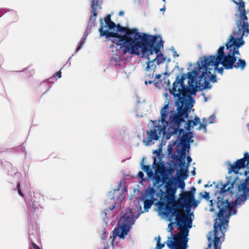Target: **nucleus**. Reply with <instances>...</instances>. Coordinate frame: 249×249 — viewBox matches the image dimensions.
Wrapping results in <instances>:
<instances>
[{
	"mask_svg": "<svg viewBox=\"0 0 249 249\" xmlns=\"http://www.w3.org/2000/svg\"><path fill=\"white\" fill-rule=\"evenodd\" d=\"M185 78L184 76H178L173 83L172 90H171V93L174 97H177L175 102L177 112L173 116H170L169 128L167 130L169 136H167V139L178 132L180 134L184 129L190 131L191 127L196 125L200 122V119L196 116L194 120L185 121V119L189 116L190 109L193 106L192 103L194 102L191 95L195 94L196 92H193L192 89L185 85Z\"/></svg>",
	"mask_w": 249,
	"mask_h": 249,
	"instance_id": "obj_1",
	"label": "nucleus"
},
{
	"mask_svg": "<svg viewBox=\"0 0 249 249\" xmlns=\"http://www.w3.org/2000/svg\"><path fill=\"white\" fill-rule=\"evenodd\" d=\"M100 23L99 30L100 36H105L107 38H114L113 42L120 46V49L122 50L124 54L130 53L138 55L139 49H141L144 55L149 51H157L159 49V44L156 47L153 46L156 39L155 36L145 34L141 36L137 29L129 30L120 24L116 25V32H111L103 29L104 27L102 18L100 19Z\"/></svg>",
	"mask_w": 249,
	"mask_h": 249,
	"instance_id": "obj_2",
	"label": "nucleus"
},
{
	"mask_svg": "<svg viewBox=\"0 0 249 249\" xmlns=\"http://www.w3.org/2000/svg\"><path fill=\"white\" fill-rule=\"evenodd\" d=\"M234 207L233 203L224 199V197H217V207L219 209L217 214V218L214 220L213 230L209 232L207 235L208 246L205 249H221L220 240L224 236L223 230L225 229V226L227 225L228 222L226 218L235 214L236 210L232 213Z\"/></svg>",
	"mask_w": 249,
	"mask_h": 249,
	"instance_id": "obj_3",
	"label": "nucleus"
},
{
	"mask_svg": "<svg viewBox=\"0 0 249 249\" xmlns=\"http://www.w3.org/2000/svg\"><path fill=\"white\" fill-rule=\"evenodd\" d=\"M198 69L189 72L187 75L184 76L185 80L188 79L187 87L192 89V91L196 92L197 88L200 89H210L212 88L210 82H216L215 71L221 74L223 73L224 67L218 68L221 63H197Z\"/></svg>",
	"mask_w": 249,
	"mask_h": 249,
	"instance_id": "obj_4",
	"label": "nucleus"
},
{
	"mask_svg": "<svg viewBox=\"0 0 249 249\" xmlns=\"http://www.w3.org/2000/svg\"><path fill=\"white\" fill-rule=\"evenodd\" d=\"M243 43V41L231 35L225 45L219 47L215 54L203 55L197 62H236V55H240L239 48Z\"/></svg>",
	"mask_w": 249,
	"mask_h": 249,
	"instance_id": "obj_5",
	"label": "nucleus"
},
{
	"mask_svg": "<svg viewBox=\"0 0 249 249\" xmlns=\"http://www.w3.org/2000/svg\"><path fill=\"white\" fill-rule=\"evenodd\" d=\"M194 196L190 192L188 191L184 192L180 196V199L182 202H175L173 201H168L165 205V212L164 214L166 215H170L171 216H175L176 224L178 225V220L184 221L186 223L189 222V220L191 221V225H192V220L190 215H183L179 210V208H186L187 211H190L191 207L192 206V202L194 201Z\"/></svg>",
	"mask_w": 249,
	"mask_h": 249,
	"instance_id": "obj_6",
	"label": "nucleus"
},
{
	"mask_svg": "<svg viewBox=\"0 0 249 249\" xmlns=\"http://www.w3.org/2000/svg\"><path fill=\"white\" fill-rule=\"evenodd\" d=\"M178 227L180 231L177 234H173V239L171 237L166 242V245L171 249H185L182 246L186 245L188 242L187 236L189 230L191 228V221L186 223L184 221L178 220Z\"/></svg>",
	"mask_w": 249,
	"mask_h": 249,
	"instance_id": "obj_7",
	"label": "nucleus"
},
{
	"mask_svg": "<svg viewBox=\"0 0 249 249\" xmlns=\"http://www.w3.org/2000/svg\"><path fill=\"white\" fill-rule=\"evenodd\" d=\"M171 101H168L166 104L160 110V120L163 125H156L154 126L153 129L147 131V138L143 141L145 145H148L153 140L157 141L159 139L161 134H165L166 130V125L169 126V122L166 121L167 119L168 111L169 108V104H171Z\"/></svg>",
	"mask_w": 249,
	"mask_h": 249,
	"instance_id": "obj_8",
	"label": "nucleus"
},
{
	"mask_svg": "<svg viewBox=\"0 0 249 249\" xmlns=\"http://www.w3.org/2000/svg\"><path fill=\"white\" fill-rule=\"evenodd\" d=\"M155 36L156 38L153 46V47H156L159 44L158 46L159 47L158 51H153L151 52L149 51L144 55H143L142 52L141 51L142 57H146L148 60L147 62H164L166 60V57H165L162 53L158 54L160 48L163 46V41H162L161 38L160 36Z\"/></svg>",
	"mask_w": 249,
	"mask_h": 249,
	"instance_id": "obj_9",
	"label": "nucleus"
},
{
	"mask_svg": "<svg viewBox=\"0 0 249 249\" xmlns=\"http://www.w3.org/2000/svg\"><path fill=\"white\" fill-rule=\"evenodd\" d=\"M175 179V178H170L168 176L162 177V184H164L165 197L167 200H172L175 196L177 189Z\"/></svg>",
	"mask_w": 249,
	"mask_h": 249,
	"instance_id": "obj_10",
	"label": "nucleus"
},
{
	"mask_svg": "<svg viewBox=\"0 0 249 249\" xmlns=\"http://www.w3.org/2000/svg\"><path fill=\"white\" fill-rule=\"evenodd\" d=\"M102 0H91V13L93 16H91L88 22V26L92 27L94 26L96 18L98 13V9L102 8L101 4Z\"/></svg>",
	"mask_w": 249,
	"mask_h": 249,
	"instance_id": "obj_11",
	"label": "nucleus"
},
{
	"mask_svg": "<svg viewBox=\"0 0 249 249\" xmlns=\"http://www.w3.org/2000/svg\"><path fill=\"white\" fill-rule=\"evenodd\" d=\"M147 66L146 67V72L145 75V85H147L148 84H151L153 82H154L153 81L151 80L154 76V73L155 72V69L156 67V66L155 63H146Z\"/></svg>",
	"mask_w": 249,
	"mask_h": 249,
	"instance_id": "obj_12",
	"label": "nucleus"
},
{
	"mask_svg": "<svg viewBox=\"0 0 249 249\" xmlns=\"http://www.w3.org/2000/svg\"><path fill=\"white\" fill-rule=\"evenodd\" d=\"M247 161L245 157L236 160L233 164H230V167L229 168V173L233 172L235 174L238 173L239 171L245 166L246 161Z\"/></svg>",
	"mask_w": 249,
	"mask_h": 249,
	"instance_id": "obj_13",
	"label": "nucleus"
},
{
	"mask_svg": "<svg viewBox=\"0 0 249 249\" xmlns=\"http://www.w3.org/2000/svg\"><path fill=\"white\" fill-rule=\"evenodd\" d=\"M192 136L191 135V133H186L184 134L181 138H180V144L182 145V149L180 152V154L181 155L185 156V151L186 149H189L190 148V141L192 138Z\"/></svg>",
	"mask_w": 249,
	"mask_h": 249,
	"instance_id": "obj_14",
	"label": "nucleus"
},
{
	"mask_svg": "<svg viewBox=\"0 0 249 249\" xmlns=\"http://www.w3.org/2000/svg\"><path fill=\"white\" fill-rule=\"evenodd\" d=\"M130 228V227L122 224L119 228L114 230V234H116L120 238L124 239L129 232Z\"/></svg>",
	"mask_w": 249,
	"mask_h": 249,
	"instance_id": "obj_15",
	"label": "nucleus"
},
{
	"mask_svg": "<svg viewBox=\"0 0 249 249\" xmlns=\"http://www.w3.org/2000/svg\"><path fill=\"white\" fill-rule=\"evenodd\" d=\"M130 211H131L130 214H124L122 217L123 220V222L122 224L123 225H125L126 226L131 228L132 225L134 223L135 220L132 214H131L132 211L131 210H130Z\"/></svg>",
	"mask_w": 249,
	"mask_h": 249,
	"instance_id": "obj_16",
	"label": "nucleus"
},
{
	"mask_svg": "<svg viewBox=\"0 0 249 249\" xmlns=\"http://www.w3.org/2000/svg\"><path fill=\"white\" fill-rule=\"evenodd\" d=\"M221 64L227 70L235 67L236 68H240L243 70L245 67L246 63H221Z\"/></svg>",
	"mask_w": 249,
	"mask_h": 249,
	"instance_id": "obj_17",
	"label": "nucleus"
},
{
	"mask_svg": "<svg viewBox=\"0 0 249 249\" xmlns=\"http://www.w3.org/2000/svg\"><path fill=\"white\" fill-rule=\"evenodd\" d=\"M106 23L105 27H108L109 30H113L116 28V24L111 19V15L108 14L106 18H104Z\"/></svg>",
	"mask_w": 249,
	"mask_h": 249,
	"instance_id": "obj_18",
	"label": "nucleus"
},
{
	"mask_svg": "<svg viewBox=\"0 0 249 249\" xmlns=\"http://www.w3.org/2000/svg\"><path fill=\"white\" fill-rule=\"evenodd\" d=\"M248 183L246 182H244L242 184L239 185L238 187V189L239 191H243V194L245 196V198L246 197L249 195V187L247 186Z\"/></svg>",
	"mask_w": 249,
	"mask_h": 249,
	"instance_id": "obj_19",
	"label": "nucleus"
},
{
	"mask_svg": "<svg viewBox=\"0 0 249 249\" xmlns=\"http://www.w3.org/2000/svg\"><path fill=\"white\" fill-rule=\"evenodd\" d=\"M27 208L29 213H34L36 212V210L37 208L36 204L35 203V201H33L32 200H30L27 202Z\"/></svg>",
	"mask_w": 249,
	"mask_h": 249,
	"instance_id": "obj_20",
	"label": "nucleus"
},
{
	"mask_svg": "<svg viewBox=\"0 0 249 249\" xmlns=\"http://www.w3.org/2000/svg\"><path fill=\"white\" fill-rule=\"evenodd\" d=\"M238 6V10L240 12H245V3L243 0H232Z\"/></svg>",
	"mask_w": 249,
	"mask_h": 249,
	"instance_id": "obj_21",
	"label": "nucleus"
},
{
	"mask_svg": "<svg viewBox=\"0 0 249 249\" xmlns=\"http://www.w3.org/2000/svg\"><path fill=\"white\" fill-rule=\"evenodd\" d=\"M154 200L152 199H145L143 201L144 210L145 212H148V210L153 204Z\"/></svg>",
	"mask_w": 249,
	"mask_h": 249,
	"instance_id": "obj_22",
	"label": "nucleus"
},
{
	"mask_svg": "<svg viewBox=\"0 0 249 249\" xmlns=\"http://www.w3.org/2000/svg\"><path fill=\"white\" fill-rule=\"evenodd\" d=\"M142 169L147 174L148 176H150L151 174H152V172L149 165H143L142 163Z\"/></svg>",
	"mask_w": 249,
	"mask_h": 249,
	"instance_id": "obj_23",
	"label": "nucleus"
},
{
	"mask_svg": "<svg viewBox=\"0 0 249 249\" xmlns=\"http://www.w3.org/2000/svg\"><path fill=\"white\" fill-rule=\"evenodd\" d=\"M146 193L151 197H154V194L155 193V190L153 187H149L146 191Z\"/></svg>",
	"mask_w": 249,
	"mask_h": 249,
	"instance_id": "obj_24",
	"label": "nucleus"
},
{
	"mask_svg": "<svg viewBox=\"0 0 249 249\" xmlns=\"http://www.w3.org/2000/svg\"><path fill=\"white\" fill-rule=\"evenodd\" d=\"M227 185H228V184L225 183V184L222 185V187L220 188V190L219 191V193L221 195H222L224 193L227 192V191H229V190L230 189V187H229L226 189Z\"/></svg>",
	"mask_w": 249,
	"mask_h": 249,
	"instance_id": "obj_25",
	"label": "nucleus"
},
{
	"mask_svg": "<svg viewBox=\"0 0 249 249\" xmlns=\"http://www.w3.org/2000/svg\"><path fill=\"white\" fill-rule=\"evenodd\" d=\"M204 194L203 195V193H200L199 194V197H200L201 198H204L207 200H209L210 198L209 193L205 191L204 192Z\"/></svg>",
	"mask_w": 249,
	"mask_h": 249,
	"instance_id": "obj_26",
	"label": "nucleus"
},
{
	"mask_svg": "<svg viewBox=\"0 0 249 249\" xmlns=\"http://www.w3.org/2000/svg\"><path fill=\"white\" fill-rule=\"evenodd\" d=\"M155 182L154 184L155 185L156 184H159L160 182H162V178L160 176H155L154 177Z\"/></svg>",
	"mask_w": 249,
	"mask_h": 249,
	"instance_id": "obj_27",
	"label": "nucleus"
},
{
	"mask_svg": "<svg viewBox=\"0 0 249 249\" xmlns=\"http://www.w3.org/2000/svg\"><path fill=\"white\" fill-rule=\"evenodd\" d=\"M86 42V37L82 38L79 42V45L76 49V51H79L83 47Z\"/></svg>",
	"mask_w": 249,
	"mask_h": 249,
	"instance_id": "obj_28",
	"label": "nucleus"
},
{
	"mask_svg": "<svg viewBox=\"0 0 249 249\" xmlns=\"http://www.w3.org/2000/svg\"><path fill=\"white\" fill-rule=\"evenodd\" d=\"M119 192V189H118L117 190L115 189L114 190V193L113 194V196L112 197L111 199H117L119 200V199H120V196H115V194L118 193Z\"/></svg>",
	"mask_w": 249,
	"mask_h": 249,
	"instance_id": "obj_29",
	"label": "nucleus"
},
{
	"mask_svg": "<svg viewBox=\"0 0 249 249\" xmlns=\"http://www.w3.org/2000/svg\"><path fill=\"white\" fill-rule=\"evenodd\" d=\"M17 190H18V194L20 196H23V193H22V192L21 191V188H20V183L19 182H18V185H17Z\"/></svg>",
	"mask_w": 249,
	"mask_h": 249,
	"instance_id": "obj_30",
	"label": "nucleus"
},
{
	"mask_svg": "<svg viewBox=\"0 0 249 249\" xmlns=\"http://www.w3.org/2000/svg\"><path fill=\"white\" fill-rule=\"evenodd\" d=\"M200 125L198 128V130H201L202 128H204L205 131H206V127H207V124H204L203 123H199Z\"/></svg>",
	"mask_w": 249,
	"mask_h": 249,
	"instance_id": "obj_31",
	"label": "nucleus"
},
{
	"mask_svg": "<svg viewBox=\"0 0 249 249\" xmlns=\"http://www.w3.org/2000/svg\"><path fill=\"white\" fill-rule=\"evenodd\" d=\"M137 176L139 178L142 179V180H144L143 178L144 175L142 171H139L138 172Z\"/></svg>",
	"mask_w": 249,
	"mask_h": 249,
	"instance_id": "obj_32",
	"label": "nucleus"
},
{
	"mask_svg": "<svg viewBox=\"0 0 249 249\" xmlns=\"http://www.w3.org/2000/svg\"><path fill=\"white\" fill-rule=\"evenodd\" d=\"M174 225L175 223L172 222L169 224L168 225V229H169V231H171L174 229Z\"/></svg>",
	"mask_w": 249,
	"mask_h": 249,
	"instance_id": "obj_33",
	"label": "nucleus"
},
{
	"mask_svg": "<svg viewBox=\"0 0 249 249\" xmlns=\"http://www.w3.org/2000/svg\"><path fill=\"white\" fill-rule=\"evenodd\" d=\"M171 50L172 51L174 57H176L178 56V53H177L176 51L175 50V48H174V47H172L171 48Z\"/></svg>",
	"mask_w": 249,
	"mask_h": 249,
	"instance_id": "obj_34",
	"label": "nucleus"
},
{
	"mask_svg": "<svg viewBox=\"0 0 249 249\" xmlns=\"http://www.w3.org/2000/svg\"><path fill=\"white\" fill-rule=\"evenodd\" d=\"M215 119V116H214V115H211L209 118V123L210 124L213 123L214 122Z\"/></svg>",
	"mask_w": 249,
	"mask_h": 249,
	"instance_id": "obj_35",
	"label": "nucleus"
},
{
	"mask_svg": "<svg viewBox=\"0 0 249 249\" xmlns=\"http://www.w3.org/2000/svg\"><path fill=\"white\" fill-rule=\"evenodd\" d=\"M164 245L165 243L163 244L160 243L157 244L156 249H161L164 247Z\"/></svg>",
	"mask_w": 249,
	"mask_h": 249,
	"instance_id": "obj_36",
	"label": "nucleus"
},
{
	"mask_svg": "<svg viewBox=\"0 0 249 249\" xmlns=\"http://www.w3.org/2000/svg\"><path fill=\"white\" fill-rule=\"evenodd\" d=\"M192 202L193 203H192V205L194 207H196L198 205V204L200 203V201L195 200L194 199V201H193Z\"/></svg>",
	"mask_w": 249,
	"mask_h": 249,
	"instance_id": "obj_37",
	"label": "nucleus"
},
{
	"mask_svg": "<svg viewBox=\"0 0 249 249\" xmlns=\"http://www.w3.org/2000/svg\"><path fill=\"white\" fill-rule=\"evenodd\" d=\"M53 77L58 78H60L61 76V72L60 71L56 72V73H54L53 75Z\"/></svg>",
	"mask_w": 249,
	"mask_h": 249,
	"instance_id": "obj_38",
	"label": "nucleus"
},
{
	"mask_svg": "<svg viewBox=\"0 0 249 249\" xmlns=\"http://www.w3.org/2000/svg\"><path fill=\"white\" fill-rule=\"evenodd\" d=\"M31 245L34 249H40L38 245H37L36 243H35L34 242H31Z\"/></svg>",
	"mask_w": 249,
	"mask_h": 249,
	"instance_id": "obj_39",
	"label": "nucleus"
},
{
	"mask_svg": "<svg viewBox=\"0 0 249 249\" xmlns=\"http://www.w3.org/2000/svg\"><path fill=\"white\" fill-rule=\"evenodd\" d=\"M116 236H117V235L115 234V235H113L112 236H110V239H111V244L112 246L113 245L114 242L116 239Z\"/></svg>",
	"mask_w": 249,
	"mask_h": 249,
	"instance_id": "obj_40",
	"label": "nucleus"
},
{
	"mask_svg": "<svg viewBox=\"0 0 249 249\" xmlns=\"http://www.w3.org/2000/svg\"><path fill=\"white\" fill-rule=\"evenodd\" d=\"M184 186H185V183H184V181H183V180L180 181L179 182V187L180 188L183 189Z\"/></svg>",
	"mask_w": 249,
	"mask_h": 249,
	"instance_id": "obj_41",
	"label": "nucleus"
},
{
	"mask_svg": "<svg viewBox=\"0 0 249 249\" xmlns=\"http://www.w3.org/2000/svg\"><path fill=\"white\" fill-rule=\"evenodd\" d=\"M196 188H195V187H193L191 188V190L190 191H189V192L191 193V194H192V195L194 196V194L195 193V192H196Z\"/></svg>",
	"mask_w": 249,
	"mask_h": 249,
	"instance_id": "obj_42",
	"label": "nucleus"
},
{
	"mask_svg": "<svg viewBox=\"0 0 249 249\" xmlns=\"http://www.w3.org/2000/svg\"><path fill=\"white\" fill-rule=\"evenodd\" d=\"M244 156L245 157V158H246L247 160L249 161V154L248 152H246L244 154Z\"/></svg>",
	"mask_w": 249,
	"mask_h": 249,
	"instance_id": "obj_43",
	"label": "nucleus"
},
{
	"mask_svg": "<svg viewBox=\"0 0 249 249\" xmlns=\"http://www.w3.org/2000/svg\"><path fill=\"white\" fill-rule=\"evenodd\" d=\"M115 203H114V204H113V205H112L109 207V210H110V211L113 210L115 208Z\"/></svg>",
	"mask_w": 249,
	"mask_h": 249,
	"instance_id": "obj_44",
	"label": "nucleus"
},
{
	"mask_svg": "<svg viewBox=\"0 0 249 249\" xmlns=\"http://www.w3.org/2000/svg\"><path fill=\"white\" fill-rule=\"evenodd\" d=\"M187 161L188 163H190L192 161V158L190 156L187 157Z\"/></svg>",
	"mask_w": 249,
	"mask_h": 249,
	"instance_id": "obj_45",
	"label": "nucleus"
},
{
	"mask_svg": "<svg viewBox=\"0 0 249 249\" xmlns=\"http://www.w3.org/2000/svg\"><path fill=\"white\" fill-rule=\"evenodd\" d=\"M180 175H181V176H182V177H183V176H187V175H186V173H185V172H184L183 170H182V171H181V172H180Z\"/></svg>",
	"mask_w": 249,
	"mask_h": 249,
	"instance_id": "obj_46",
	"label": "nucleus"
},
{
	"mask_svg": "<svg viewBox=\"0 0 249 249\" xmlns=\"http://www.w3.org/2000/svg\"><path fill=\"white\" fill-rule=\"evenodd\" d=\"M237 62H246V61L244 59H242L239 58Z\"/></svg>",
	"mask_w": 249,
	"mask_h": 249,
	"instance_id": "obj_47",
	"label": "nucleus"
},
{
	"mask_svg": "<svg viewBox=\"0 0 249 249\" xmlns=\"http://www.w3.org/2000/svg\"><path fill=\"white\" fill-rule=\"evenodd\" d=\"M119 16H123L124 15V12L122 11H121L119 12Z\"/></svg>",
	"mask_w": 249,
	"mask_h": 249,
	"instance_id": "obj_48",
	"label": "nucleus"
},
{
	"mask_svg": "<svg viewBox=\"0 0 249 249\" xmlns=\"http://www.w3.org/2000/svg\"><path fill=\"white\" fill-rule=\"evenodd\" d=\"M161 76V74H158L156 75V79H159Z\"/></svg>",
	"mask_w": 249,
	"mask_h": 249,
	"instance_id": "obj_49",
	"label": "nucleus"
},
{
	"mask_svg": "<svg viewBox=\"0 0 249 249\" xmlns=\"http://www.w3.org/2000/svg\"><path fill=\"white\" fill-rule=\"evenodd\" d=\"M160 239H161V238H160V236H159L158 238V240H157V244H158V243H160Z\"/></svg>",
	"mask_w": 249,
	"mask_h": 249,
	"instance_id": "obj_50",
	"label": "nucleus"
},
{
	"mask_svg": "<svg viewBox=\"0 0 249 249\" xmlns=\"http://www.w3.org/2000/svg\"><path fill=\"white\" fill-rule=\"evenodd\" d=\"M165 83H167V86H169V85H170V81L169 79H167V81H166V80L165 79Z\"/></svg>",
	"mask_w": 249,
	"mask_h": 249,
	"instance_id": "obj_51",
	"label": "nucleus"
},
{
	"mask_svg": "<svg viewBox=\"0 0 249 249\" xmlns=\"http://www.w3.org/2000/svg\"><path fill=\"white\" fill-rule=\"evenodd\" d=\"M211 186H212V184H211V185L205 184V185H204V187L205 188H208V187H211Z\"/></svg>",
	"mask_w": 249,
	"mask_h": 249,
	"instance_id": "obj_52",
	"label": "nucleus"
},
{
	"mask_svg": "<svg viewBox=\"0 0 249 249\" xmlns=\"http://www.w3.org/2000/svg\"><path fill=\"white\" fill-rule=\"evenodd\" d=\"M165 6H163V7H162V8H161V9H160V11H163V12L165 11Z\"/></svg>",
	"mask_w": 249,
	"mask_h": 249,
	"instance_id": "obj_53",
	"label": "nucleus"
},
{
	"mask_svg": "<svg viewBox=\"0 0 249 249\" xmlns=\"http://www.w3.org/2000/svg\"><path fill=\"white\" fill-rule=\"evenodd\" d=\"M154 153H156L157 154V155H159L160 154V152L158 151V150H156L154 152Z\"/></svg>",
	"mask_w": 249,
	"mask_h": 249,
	"instance_id": "obj_54",
	"label": "nucleus"
},
{
	"mask_svg": "<svg viewBox=\"0 0 249 249\" xmlns=\"http://www.w3.org/2000/svg\"><path fill=\"white\" fill-rule=\"evenodd\" d=\"M154 84H155V85L156 86H157V87H158V86H158V84H159V82H156V83H155V82H154Z\"/></svg>",
	"mask_w": 249,
	"mask_h": 249,
	"instance_id": "obj_55",
	"label": "nucleus"
},
{
	"mask_svg": "<svg viewBox=\"0 0 249 249\" xmlns=\"http://www.w3.org/2000/svg\"><path fill=\"white\" fill-rule=\"evenodd\" d=\"M115 65H116V66H120L121 65H120V63H119V64L116 63Z\"/></svg>",
	"mask_w": 249,
	"mask_h": 249,
	"instance_id": "obj_56",
	"label": "nucleus"
},
{
	"mask_svg": "<svg viewBox=\"0 0 249 249\" xmlns=\"http://www.w3.org/2000/svg\"><path fill=\"white\" fill-rule=\"evenodd\" d=\"M203 122H205L206 121V119L205 118H203Z\"/></svg>",
	"mask_w": 249,
	"mask_h": 249,
	"instance_id": "obj_57",
	"label": "nucleus"
},
{
	"mask_svg": "<svg viewBox=\"0 0 249 249\" xmlns=\"http://www.w3.org/2000/svg\"><path fill=\"white\" fill-rule=\"evenodd\" d=\"M114 61H115V62H117V61H118V60H117V59H114Z\"/></svg>",
	"mask_w": 249,
	"mask_h": 249,
	"instance_id": "obj_58",
	"label": "nucleus"
},
{
	"mask_svg": "<svg viewBox=\"0 0 249 249\" xmlns=\"http://www.w3.org/2000/svg\"><path fill=\"white\" fill-rule=\"evenodd\" d=\"M200 182H201V180H198V183H200Z\"/></svg>",
	"mask_w": 249,
	"mask_h": 249,
	"instance_id": "obj_59",
	"label": "nucleus"
},
{
	"mask_svg": "<svg viewBox=\"0 0 249 249\" xmlns=\"http://www.w3.org/2000/svg\"><path fill=\"white\" fill-rule=\"evenodd\" d=\"M70 59H71V58H69L68 59V61H70Z\"/></svg>",
	"mask_w": 249,
	"mask_h": 249,
	"instance_id": "obj_60",
	"label": "nucleus"
},
{
	"mask_svg": "<svg viewBox=\"0 0 249 249\" xmlns=\"http://www.w3.org/2000/svg\"><path fill=\"white\" fill-rule=\"evenodd\" d=\"M70 59H71V58H69L68 59V61H70Z\"/></svg>",
	"mask_w": 249,
	"mask_h": 249,
	"instance_id": "obj_61",
	"label": "nucleus"
},
{
	"mask_svg": "<svg viewBox=\"0 0 249 249\" xmlns=\"http://www.w3.org/2000/svg\"><path fill=\"white\" fill-rule=\"evenodd\" d=\"M70 59H71V58H69L68 59V61H70Z\"/></svg>",
	"mask_w": 249,
	"mask_h": 249,
	"instance_id": "obj_62",
	"label": "nucleus"
},
{
	"mask_svg": "<svg viewBox=\"0 0 249 249\" xmlns=\"http://www.w3.org/2000/svg\"><path fill=\"white\" fill-rule=\"evenodd\" d=\"M162 1H163V2H165V0H162Z\"/></svg>",
	"mask_w": 249,
	"mask_h": 249,
	"instance_id": "obj_63",
	"label": "nucleus"
}]
</instances>
